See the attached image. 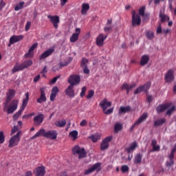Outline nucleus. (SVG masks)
<instances>
[{"label":"nucleus","instance_id":"1","mask_svg":"<svg viewBox=\"0 0 176 176\" xmlns=\"http://www.w3.org/2000/svg\"><path fill=\"white\" fill-rule=\"evenodd\" d=\"M9 102H8V100H6V102L3 103V112H7L8 115H10V113H13L14 112H15V111L17 110V107H19V100H13L10 105L8 107Z\"/></svg>","mask_w":176,"mask_h":176},{"label":"nucleus","instance_id":"2","mask_svg":"<svg viewBox=\"0 0 176 176\" xmlns=\"http://www.w3.org/2000/svg\"><path fill=\"white\" fill-rule=\"evenodd\" d=\"M31 65H32V60H24V62L20 65H14L12 69V73L16 74V72H19V71H23V69H25L26 68H28V67H31Z\"/></svg>","mask_w":176,"mask_h":176},{"label":"nucleus","instance_id":"3","mask_svg":"<svg viewBox=\"0 0 176 176\" xmlns=\"http://www.w3.org/2000/svg\"><path fill=\"white\" fill-rule=\"evenodd\" d=\"M20 135H21V131H18L16 135L11 137L9 140V148H13V146H17L19 145L21 140Z\"/></svg>","mask_w":176,"mask_h":176},{"label":"nucleus","instance_id":"4","mask_svg":"<svg viewBox=\"0 0 176 176\" xmlns=\"http://www.w3.org/2000/svg\"><path fill=\"white\" fill-rule=\"evenodd\" d=\"M73 155H78V159L86 157V150L85 148H80L79 146H75L72 148Z\"/></svg>","mask_w":176,"mask_h":176},{"label":"nucleus","instance_id":"5","mask_svg":"<svg viewBox=\"0 0 176 176\" xmlns=\"http://www.w3.org/2000/svg\"><path fill=\"white\" fill-rule=\"evenodd\" d=\"M100 105L102 107L104 113L106 115L111 114V109H108L109 107H111V102H108L107 99H104L100 103ZM108 109V110H107Z\"/></svg>","mask_w":176,"mask_h":176},{"label":"nucleus","instance_id":"6","mask_svg":"<svg viewBox=\"0 0 176 176\" xmlns=\"http://www.w3.org/2000/svg\"><path fill=\"white\" fill-rule=\"evenodd\" d=\"M101 170V162H98L94 164L91 168L85 170V175H89V174H91V173H94V171H100Z\"/></svg>","mask_w":176,"mask_h":176},{"label":"nucleus","instance_id":"7","mask_svg":"<svg viewBox=\"0 0 176 176\" xmlns=\"http://www.w3.org/2000/svg\"><path fill=\"white\" fill-rule=\"evenodd\" d=\"M67 82L69 85H72V86H76V85H79L80 82V76L78 74L71 75Z\"/></svg>","mask_w":176,"mask_h":176},{"label":"nucleus","instance_id":"8","mask_svg":"<svg viewBox=\"0 0 176 176\" xmlns=\"http://www.w3.org/2000/svg\"><path fill=\"white\" fill-rule=\"evenodd\" d=\"M47 19H50V21L53 25L54 28L57 30V28H58V24H60V16L57 15H47Z\"/></svg>","mask_w":176,"mask_h":176},{"label":"nucleus","instance_id":"9","mask_svg":"<svg viewBox=\"0 0 176 176\" xmlns=\"http://www.w3.org/2000/svg\"><path fill=\"white\" fill-rule=\"evenodd\" d=\"M24 39V36L23 35H13L10 38V41L8 45V47H10L12 45H14V43H17V42H20V41H23Z\"/></svg>","mask_w":176,"mask_h":176},{"label":"nucleus","instance_id":"10","mask_svg":"<svg viewBox=\"0 0 176 176\" xmlns=\"http://www.w3.org/2000/svg\"><path fill=\"white\" fill-rule=\"evenodd\" d=\"M141 24V16L140 14L135 13V10L132 11V25L135 27V25H140Z\"/></svg>","mask_w":176,"mask_h":176},{"label":"nucleus","instance_id":"11","mask_svg":"<svg viewBox=\"0 0 176 176\" xmlns=\"http://www.w3.org/2000/svg\"><path fill=\"white\" fill-rule=\"evenodd\" d=\"M45 119V115L40 113L34 117L33 122L34 123V126H41L42 123H43V120Z\"/></svg>","mask_w":176,"mask_h":176},{"label":"nucleus","instance_id":"12","mask_svg":"<svg viewBox=\"0 0 176 176\" xmlns=\"http://www.w3.org/2000/svg\"><path fill=\"white\" fill-rule=\"evenodd\" d=\"M109 142H111V136H108L102 141L100 144V151H106V149H108Z\"/></svg>","mask_w":176,"mask_h":176},{"label":"nucleus","instance_id":"13","mask_svg":"<svg viewBox=\"0 0 176 176\" xmlns=\"http://www.w3.org/2000/svg\"><path fill=\"white\" fill-rule=\"evenodd\" d=\"M58 135V133L56 130H51L46 132L45 138H49L50 140H56Z\"/></svg>","mask_w":176,"mask_h":176},{"label":"nucleus","instance_id":"14","mask_svg":"<svg viewBox=\"0 0 176 176\" xmlns=\"http://www.w3.org/2000/svg\"><path fill=\"white\" fill-rule=\"evenodd\" d=\"M165 81L171 83L174 81V70L169 69L165 74Z\"/></svg>","mask_w":176,"mask_h":176},{"label":"nucleus","instance_id":"15","mask_svg":"<svg viewBox=\"0 0 176 176\" xmlns=\"http://www.w3.org/2000/svg\"><path fill=\"white\" fill-rule=\"evenodd\" d=\"M45 90H46L45 87H42L40 89L41 96L39 98L37 99V102L38 104H42V102H46L47 99H46V94L45 93Z\"/></svg>","mask_w":176,"mask_h":176},{"label":"nucleus","instance_id":"16","mask_svg":"<svg viewBox=\"0 0 176 176\" xmlns=\"http://www.w3.org/2000/svg\"><path fill=\"white\" fill-rule=\"evenodd\" d=\"M54 53V49L50 48L45 52H44L39 57V60H45V58H47L50 56H52Z\"/></svg>","mask_w":176,"mask_h":176},{"label":"nucleus","instance_id":"17","mask_svg":"<svg viewBox=\"0 0 176 176\" xmlns=\"http://www.w3.org/2000/svg\"><path fill=\"white\" fill-rule=\"evenodd\" d=\"M74 86L70 84V85L65 90L66 96L74 98L75 97V90H74Z\"/></svg>","mask_w":176,"mask_h":176},{"label":"nucleus","instance_id":"18","mask_svg":"<svg viewBox=\"0 0 176 176\" xmlns=\"http://www.w3.org/2000/svg\"><path fill=\"white\" fill-rule=\"evenodd\" d=\"M160 19L161 20V23H166V21H170V16L164 14V9L160 10Z\"/></svg>","mask_w":176,"mask_h":176},{"label":"nucleus","instance_id":"19","mask_svg":"<svg viewBox=\"0 0 176 176\" xmlns=\"http://www.w3.org/2000/svg\"><path fill=\"white\" fill-rule=\"evenodd\" d=\"M36 47H38V43H34L29 49L28 53H26L25 54V58H28V57H32V56L34 55V54L32 53V52H34V50H35L36 49Z\"/></svg>","mask_w":176,"mask_h":176},{"label":"nucleus","instance_id":"20","mask_svg":"<svg viewBox=\"0 0 176 176\" xmlns=\"http://www.w3.org/2000/svg\"><path fill=\"white\" fill-rule=\"evenodd\" d=\"M14 96H16V91H14V89H9L7 92L6 100L7 102L12 101V100H13V98H14Z\"/></svg>","mask_w":176,"mask_h":176},{"label":"nucleus","instance_id":"21","mask_svg":"<svg viewBox=\"0 0 176 176\" xmlns=\"http://www.w3.org/2000/svg\"><path fill=\"white\" fill-rule=\"evenodd\" d=\"M106 38H107V36H104V34H99L96 38L97 46H102V45H104V41H105Z\"/></svg>","mask_w":176,"mask_h":176},{"label":"nucleus","instance_id":"22","mask_svg":"<svg viewBox=\"0 0 176 176\" xmlns=\"http://www.w3.org/2000/svg\"><path fill=\"white\" fill-rule=\"evenodd\" d=\"M170 108V104H160L156 108V111L157 113H162V112H164L166 109H168Z\"/></svg>","mask_w":176,"mask_h":176},{"label":"nucleus","instance_id":"23","mask_svg":"<svg viewBox=\"0 0 176 176\" xmlns=\"http://www.w3.org/2000/svg\"><path fill=\"white\" fill-rule=\"evenodd\" d=\"M36 176H45L46 174V171L45 170V166H38L36 168V171H34Z\"/></svg>","mask_w":176,"mask_h":176},{"label":"nucleus","instance_id":"24","mask_svg":"<svg viewBox=\"0 0 176 176\" xmlns=\"http://www.w3.org/2000/svg\"><path fill=\"white\" fill-rule=\"evenodd\" d=\"M69 63L65 61V62H60L58 66H54L52 68V71L56 72V71H58V69H61V68H64V67H67Z\"/></svg>","mask_w":176,"mask_h":176},{"label":"nucleus","instance_id":"25","mask_svg":"<svg viewBox=\"0 0 176 176\" xmlns=\"http://www.w3.org/2000/svg\"><path fill=\"white\" fill-rule=\"evenodd\" d=\"M58 93V87H54L52 89L51 95H50V101H54L56 100V97Z\"/></svg>","mask_w":176,"mask_h":176},{"label":"nucleus","instance_id":"26","mask_svg":"<svg viewBox=\"0 0 176 176\" xmlns=\"http://www.w3.org/2000/svg\"><path fill=\"white\" fill-rule=\"evenodd\" d=\"M46 134V131L44 129H41L38 130V131L31 138V140H35V138H38V137H41L42 135L43 137H45Z\"/></svg>","mask_w":176,"mask_h":176},{"label":"nucleus","instance_id":"27","mask_svg":"<svg viewBox=\"0 0 176 176\" xmlns=\"http://www.w3.org/2000/svg\"><path fill=\"white\" fill-rule=\"evenodd\" d=\"M25 98H23V102H22V105L21 108H23V109H25V107H27L28 104V101H30V94L27 92L25 94Z\"/></svg>","mask_w":176,"mask_h":176},{"label":"nucleus","instance_id":"28","mask_svg":"<svg viewBox=\"0 0 176 176\" xmlns=\"http://www.w3.org/2000/svg\"><path fill=\"white\" fill-rule=\"evenodd\" d=\"M134 87H135V84H132L131 85H129V84H123L122 86V90H126V94H129L130 90L134 89Z\"/></svg>","mask_w":176,"mask_h":176},{"label":"nucleus","instance_id":"29","mask_svg":"<svg viewBox=\"0 0 176 176\" xmlns=\"http://www.w3.org/2000/svg\"><path fill=\"white\" fill-rule=\"evenodd\" d=\"M149 62V56L148 55H143L141 57V60H140V65L143 66L146 65V63Z\"/></svg>","mask_w":176,"mask_h":176},{"label":"nucleus","instance_id":"30","mask_svg":"<svg viewBox=\"0 0 176 176\" xmlns=\"http://www.w3.org/2000/svg\"><path fill=\"white\" fill-rule=\"evenodd\" d=\"M166 123V118H160L154 122L155 127H159V126H163Z\"/></svg>","mask_w":176,"mask_h":176},{"label":"nucleus","instance_id":"31","mask_svg":"<svg viewBox=\"0 0 176 176\" xmlns=\"http://www.w3.org/2000/svg\"><path fill=\"white\" fill-rule=\"evenodd\" d=\"M122 130H123V124L119 122L116 123L114 125V133L118 134V133L122 131Z\"/></svg>","mask_w":176,"mask_h":176},{"label":"nucleus","instance_id":"32","mask_svg":"<svg viewBox=\"0 0 176 176\" xmlns=\"http://www.w3.org/2000/svg\"><path fill=\"white\" fill-rule=\"evenodd\" d=\"M89 9H90V6L89 5V3H82V9H81V14H87Z\"/></svg>","mask_w":176,"mask_h":176},{"label":"nucleus","instance_id":"33","mask_svg":"<svg viewBox=\"0 0 176 176\" xmlns=\"http://www.w3.org/2000/svg\"><path fill=\"white\" fill-rule=\"evenodd\" d=\"M148 118V113H143L139 119L135 122V124H140V123H142L146 119Z\"/></svg>","mask_w":176,"mask_h":176},{"label":"nucleus","instance_id":"34","mask_svg":"<svg viewBox=\"0 0 176 176\" xmlns=\"http://www.w3.org/2000/svg\"><path fill=\"white\" fill-rule=\"evenodd\" d=\"M90 140L93 141L94 142H97L99 140H101V135L100 134H95V135H91L89 137Z\"/></svg>","mask_w":176,"mask_h":176},{"label":"nucleus","instance_id":"35","mask_svg":"<svg viewBox=\"0 0 176 176\" xmlns=\"http://www.w3.org/2000/svg\"><path fill=\"white\" fill-rule=\"evenodd\" d=\"M146 37L148 41H152V39H155V34L152 31H147L146 32Z\"/></svg>","mask_w":176,"mask_h":176},{"label":"nucleus","instance_id":"36","mask_svg":"<svg viewBox=\"0 0 176 176\" xmlns=\"http://www.w3.org/2000/svg\"><path fill=\"white\" fill-rule=\"evenodd\" d=\"M24 5H25V2L24 1H21L19 3L16 4L14 8L15 12H19L21 9H23V8H24Z\"/></svg>","mask_w":176,"mask_h":176},{"label":"nucleus","instance_id":"37","mask_svg":"<svg viewBox=\"0 0 176 176\" xmlns=\"http://www.w3.org/2000/svg\"><path fill=\"white\" fill-rule=\"evenodd\" d=\"M131 111V107L130 106L121 107L120 108V112L122 113H126V112H130Z\"/></svg>","mask_w":176,"mask_h":176},{"label":"nucleus","instance_id":"38","mask_svg":"<svg viewBox=\"0 0 176 176\" xmlns=\"http://www.w3.org/2000/svg\"><path fill=\"white\" fill-rule=\"evenodd\" d=\"M23 111H24V109H23V107H21V109L16 113H15L14 115L13 116L14 120H16V119H19L21 113H23Z\"/></svg>","mask_w":176,"mask_h":176},{"label":"nucleus","instance_id":"39","mask_svg":"<svg viewBox=\"0 0 176 176\" xmlns=\"http://www.w3.org/2000/svg\"><path fill=\"white\" fill-rule=\"evenodd\" d=\"M170 104V107L168 109V111H166V115H171L175 111H176V107L175 105H171V104Z\"/></svg>","mask_w":176,"mask_h":176},{"label":"nucleus","instance_id":"40","mask_svg":"<svg viewBox=\"0 0 176 176\" xmlns=\"http://www.w3.org/2000/svg\"><path fill=\"white\" fill-rule=\"evenodd\" d=\"M142 154L141 153L137 154L135 157L134 163L135 164H138L142 162Z\"/></svg>","mask_w":176,"mask_h":176},{"label":"nucleus","instance_id":"41","mask_svg":"<svg viewBox=\"0 0 176 176\" xmlns=\"http://www.w3.org/2000/svg\"><path fill=\"white\" fill-rule=\"evenodd\" d=\"M79 38V33H74L72 36L70 37V42L74 43V42H76Z\"/></svg>","mask_w":176,"mask_h":176},{"label":"nucleus","instance_id":"42","mask_svg":"<svg viewBox=\"0 0 176 176\" xmlns=\"http://www.w3.org/2000/svg\"><path fill=\"white\" fill-rule=\"evenodd\" d=\"M137 147V142L133 143L130 147L126 148L127 153H131V152H133V151H135V148Z\"/></svg>","mask_w":176,"mask_h":176},{"label":"nucleus","instance_id":"43","mask_svg":"<svg viewBox=\"0 0 176 176\" xmlns=\"http://www.w3.org/2000/svg\"><path fill=\"white\" fill-rule=\"evenodd\" d=\"M55 124L57 127H64L67 124V120H63L62 121H58Z\"/></svg>","mask_w":176,"mask_h":176},{"label":"nucleus","instance_id":"44","mask_svg":"<svg viewBox=\"0 0 176 176\" xmlns=\"http://www.w3.org/2000/svg\"><path fill=\"white\" fill-rule=\"evenodd\" d=\"M139 14L142 16V17H148V16L145 14V6H142L139 9Z\"/></svg>","mask_w":176,"mask_h":176},{"label":"nucleus","instance_id":"45","mask_svg":"<svg viewBox=\"0 0 176 176\" xmlns=\"http://www.w3.org/2000/svg\"><path fill=\"white\" fill-rule=\"evenodd\" d=\"M78 131H72L69 133V135L72 137L73 141H75V140L78 138Z\"/></svg>","mask_w":176,"mask_h":176},{"label":"nucleus","instance_id":"46","mask_svg":"<svg viewBox=\"0 0 176 176\" xmlns=\"http://www.w3.org/2000/svg\"><path fill=\"white\" fill-rule=\"evenodd\" d=\"M87 63H89V60L86 58H83L81 61V68L87 67Z\"/></svg>","mask_w":176,"mask_h":176},{"label":"nucleus","instance_id":"47","mask_svg":"<svg viewBox=\"0 0 176 176\" xmlns=\"http://www.w3.org/2000/svg\"><path fill=\"white\" fill-rule=\"evenodd\" d=\"M142 87H143L144 91L147 92L151 87V82H146L144 85L142 86Z\"/></svg>","mask_w":176,"mask_h":176},{"label":"nucleus","instance_id":"48","mask_svg":"<svg viewBox=\"0 0 176 176\" xmlns=\"http://www.w3.org/2000/svg\"><path fill=\"white\" fill-rule=\"evenodd\" d=\"M5 142V133L3 131H0V144H3Z\"/></svg>","mask_w":176,"mask_h":176},{"label":"nucleus","instance_id":"49","mask_svg":"<svg viewBox=\"0 0 176 176\" xmlns=\"http://www.w3.org/2000/svg\"><path fill=\"white\" fill-rule=\"evenodd\" d=\"M94 96V91L89 90L88 92V94L87 95V100H90V98H92Z\"/></svg>","mask_w":176,"mask_h":176},{"label":"nucleus","instance_id":"50","mask_svg":"<svg viewBox=\"0 0 176 176\" xmlns=\"http://www.w3.org/2000/svg\"><path fill=\"white\" fill-rule=\"evenodd\" d=\"M87 90V87H83L81 89V92L80 94V97L82 98L85 97V94H86V91Z\"/></svg>","mask_w":176,"mask_h":176},{"label":"nucleus","instance_id":"51","mask_svg":"<svg viewBox=\"0 0 176 176\" xmlns=\"http://www.w3.org/2000/svg\"><path fill=\"white\" fill-rule=\"evenodd\" d=\"M18 131H19V126L16 125L14 126V127L11 131V135H13V134H16V133H17Z\"/></svg>","mask_w":176,"mask_h":176},{"label":"nucleus","instance_id":"52","mask_svg":"<svg viewBox=\"0 0 176 176\" xmlns=\"http://www.w3.org/2000/svg\"><path fill=\"white\" fill-rule=\"evenodd\" d=\"M121 171H122V173H127V171H129V166L127 165L122 166Z\"/></svg>","mask_w":176,"mask_h":176},{"label":"nucleus","instance_id":"53","mask_svg":"<svg viewBox=\"0 0 176 176\" xmlns=\"http://www.w3.org/2000/svg\"><path fill=\"white\" fill-rule=\"evenodd\" d=\"M142 91H144V87L140 86L135 91V94H138L139 93H142Z\"/></svg>","mask_w":176,"mask_h":176},{"label":"nucleus","instance_id":"54","mask_svg":"<svg viewBox=\"0 0 176 176\" xmlns=\"http://www.w3.org/2000/svg\"><path fill=\"white\" fill-rule=\"evenodd\" d=\"M160 151V145H156L153 146V152H159Z\"/></svg>","mask_w":176,"mask_h":176},{"label":"nucleus","instance_id":"55","mask_svg":"<svg viewBox=\"0 0 176 176\" xmlns=\"http://www.w3.org/2000/svg\"><path fill=\"white\" fill-rule=\"evenodd\" d=\"M80 126H81V127H85V126H87V121L86 120H82L80 122Z\"/></svg>","mask_w":176,"mask_h":176},{"label":"nucleus","instance_id":"56","mask_svg":"<svg viewBox=\"0 0 176 176\" xmlns=\"http://www.w3.org/2000/svg\"><path fill=\"white\" fill-rule=\"evenodd\" d=\"M6 3H5V1H3V0H1L0 1V12L1 10H2L3 9V8H5Z\"/></svg>","mask_w":176,"mask_h":176},{"label":"nucleus","instance_id":"57","mask_svg":"<svg viewBox=\"0 0 176 176\" xmlns=\"http://www.w3.org/2000/svg\"><path fill=\"white\" fill-rule=\"evenodd\" d=\"M171 166H174V160H170L169 162H166V167H171Z\"/></svg>","mask_w":176,"mask_h":176},{"label":"nucleus","instance_id":"58","mask_svg":"<svg viewBox=\"0 0 176 176\" xmlns=\"http://www.w3.org/2000/svg\"><path fill=\"white\" fill-rule=\"evenodd\" d=\"M170 32H171V30H170V29H164V30H162V34L164 35H167V34H170Z\"/></svg>","mask_w":176,"mask_h":176},{"label":"nucleus","instance_id":"59","mask_svg":"<svg viewBox=\"0 0 176 176\" xmlns=\"http://www.w3.org/2000/svg\"><path fill=\"white\" fill-rule=\"evenodd\" d=\"M30 28H31V22L28 21V22H27V23L25 25V31H28L30 30Z\"/></svg>","mask_w":176,"mask_h":176},{"label":"nucleus","instance_id":"60","mask_svg":"<svg viewBox=\"0 0 176 176\" xmlns=\"http://www.w3.org/2000/svg\"><path fill=\"white\" fill-rule=\"evenodd\" d=\"M82 68H84L83 69L84 74H86L87 75L90 74V70L89 69V67H87V66L85 67H82Z\"/></svg>","mask_w":176,"mask_h":176},{"label":"nucleus","instance_id":"61","mask_svg":"<svg viewBox=\"0 0 176 176\" xmlns=\"http://www.w3.org/2000/svg\"><path fill=\"white\" fill-rule=\"evenodd\" d=\"M174 153H175L174 151H170V154L168 156L170 160H174Z\"/></svg>","mask_w":176,"mask_h":176},{"label":"nucleus","instance_id":"62","mask_svg":"<svg viewBox=\"0 0 176 176\" xmlns=\"http://www.w3.org/2000/svg\"><path fill=\"white\" fill-rule=\"evenodd\" d=\"M162 32H163V30H162V25H160L157 29V34H162Z\"/></svg>","mask_w":176,"mask_h":176},{"label":"nucleus","instance_id":"63","mask_svg":"<svg viewBox=\"0 0 176 176\" xmlns=\"http://www.w3.org/2000/svg\"><path fill=\"white\" fill-rule=\"evenodd\" d=\"M60 78V76H57L56 77H54L52 80H51V83L54 84L57 82V79H58Z\"/></svg>","mask_w":176,"mask_h":176},{"label":"nucleus","instance_id":"64","mask_svg":"<svg viewBox=\"0 0 176 176\" xmlns=\"http://www.w3.org/2000/svg\"><path fill=\"white\" fill-rule=\"evenodd\" d=\"M25 176H32V172L30 170H28L25 173Z\"/></svg>","mask_w":176,"mask_h":176}]
</instances>
